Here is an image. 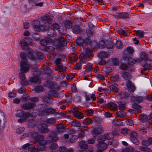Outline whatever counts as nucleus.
<instances>
[{
    "mask_svg": "<svg viewBox=\"0 0 152 152\" xmlns=\"http://www.w3.org/2000/svg\"><path fill=\"white\" fill-rule=\"evenodd\" d=\"M53 84V82L50 81H48L46 83V86L49 88L52 89L54 88Z\"/></svg>",
    "mask_w": 152,
    "mask_h": 152,
    "instance_id": "58",
    "label": "nucleus"
},
{
    "mask_svg": "<svg viewBox=\"0 0 152 152\" xmlns=\"http://www.w3.org/2000/svg\"><path fill=\"white\" fill-rule=\"evenodd\" d=\"M72 54L70 56V59L71 61H77L79 57L77 55V53H74V52L72 53Z\"/></svg>",
    "mask_w": 152,
    "mask_h": 152,
    "instance_id": "45",
    "label": "nucleus"
},
{
    "mask_svg": "<svg viewBox=\"0 0 152 152\" xmlns=\"http://www.w3.org/2000/svg\"><path fill=\"white\" fill-rule=\"evenodd\" d=\"M91 39L90 38H87L83 40L81 37H80L77 38L76 40V43L80 46H82L83 49L87 48V46L90 44Z\"/></svg>",
    "mask_w": 152,
    "mask_h": 152,
    "instance_id": "3",
    "label": "nucleus"
},
{
    "mask_svg": "<svg viewBox=\"0 0 152 152\" xmlns=\"http://www.w3.org/2000/svg\"><path fill=\"white\" fill-rule=\"evenodd\" d=\"M126 85L129 91L132 92H134L136 88L134 85L131 81L129 80H128L126 82Z\"/></svg>",
    "mask_w": 152,
    "mask_h": 152,
    "instance_id": "13",
    "label": "nucleus"
},
{
    "mask_svg": "<svg viewBox=\"0 0 152 152\" xmlns=\"http://www.w3.org/2000/svg\"><path fill=\"white\" fill-rule=\"evenodd\" d=\"M33 28L37 31H39L44 29L45 26L40 24L39 21L37 20H35L32 23Z\"/></svg>",
    "mask_w": 152,
    "mask_h": 152,
    "instance_id": "5",
    "label": "nucleus"
},
{
    "mask_svg": "<svg viewBox=\"0 0 152 152\" xmlns=\"http://www.w3.org/2000/svg\"><path fill=\"white\" fill-rule=\"evenodd\" d=\"M48 35L50 37H54L56 35V32L55 30L52 28H48Z\"/></svg>",
    "mask_w": 152,
    "mask_h": 152,
    "instance_id": "32",
    "label": "nucleus"
},
{
    "mask_svg": "<svg viewBox=\"0 0 152 152\" xmlns=\"http://www.w3.org/2000/svg\"><path fill=\"white\" fill-rule=\"evenodd\" d=\"M73 33L76 34H78L81 32L80 26L78 25L74 26L72 29Z\"/></svg>",
    "mask_w": 152,
    "mask_h": 152,
    "instance_id": "30",
    "label": "nucleus"
},
{
    "mask_svg": "<svg viewBox=\"0 0 152 152\" xmlns=\"http://www.w3.org/2000/svg\"><path fill=\"white\" fill-rule=\"evenodd\" d=\"M130 100L133 102H136L140 103L143 101V97L141 96H132L130 98Z\"/></svg>",
    "mask_w": 152,
    "mask_h": 152,
    "instance_id": "19",
    "label": "nucleus"
},
{
    "mask_svg": "<svg viewBox=\"0 0 152 152\" xmlns=\"http://www.w3.org/2000/svg\"><path fill=\"white\" fill-rule=\"evenodd\" d=\"M103 129L100 128L94 129L92 131V134L94 136H97L103 132Z\"/></svg>",
    "mask_w": 152,
    "mask_h": 152,
    "instance_id": "18",
    "label": "nucleus"
},
{
    "mask_svg": "<svg viewBox=\"0 0 152 152\" xmlns=\"http://www.w3.org/2000/svg\"><path fill=\"white\" fill-rule=\"evenodd\" d=\"M41 20L44 21H46L45 23H50L51 20V18L48 15H44L41 18Z\"/></svg>",
    "mask_w": 152,
    "mask_h": 152,
    "instance_id": "33",
    "label": "nucleus"
},
{
    "mask_svg": "<svg viewBox=\"0 0 152 152\" xmlns=\"http://www.w3.org/2000/svg\"><path fill=\"white\" fill-rule=\"evenodd\" d=\"M38 128L40 132L42 133H46L49 132V129L47 128V125L45 124H39Z\"/></svg>",
    "mask_w": 152,
    "mask_h": 152,
    "instance_id": "11",
    "label": "nucleus"
},
{
    "mask_svg": "<svg viewBox=\"0 0 152 152\" xmlns=\"http://www.w3.org/2000/svg\"><path fill=\"white\" fill-rule=\"evenodd\" d=\"M107 107V109L110 110H114L117 109V105L114 103L111 102L108 104Z\"/></svg>",
    "mask_w": 152,
    "mask_h": 152,
    "instance_id": "28",
    "label": "nucleus"
},
{
    "mask_svg": "<svg viewBox=\"0 0 152 152\" xmlns=\"http://www.w3.org/2000/svg\"><path fill=\"white\" fill-rule=\"evenodd\" d=\"M66 40L63 37H60L58 39L56 46L58 48L65 46L66 45Z\"/></svg>",
    "mask_w": 152,
    "mask_h": 152,
    "instance_id": "10",
    "label": "nucleus"
},
{
    "mask_svg": "<svg viewBox=\"0 0 152 152\" xmlns=\"http://www.w3.org/2000/svg\"><path fill=\"white\" fill-rule=\"evenodd\" d=\"M79 145L80 148L83 151H87L88 149V145L86 142L82 141L80 142Z\"/></svg>",
    "mask_w": 152,
    "mask_h": 152,
    "instance_id": "24",
    "label": "nucleus"
},
{
    "mask_svg": "<svg viewBox=\"0 0 152 152\" xmlns=\"http://www.w3.org/2000/svg\"><path fill=\"white\" fill-rule=\"evenodd\" d=\"M115 45L117 48L119 49L122 47L123 44L121 41L118 40L116 41Z\"/></svg>",
    "mask_w": 152,
    "mask_h": 152,
    "instance_id": "53",
    "label": "nucleus"
},
{
    "mask_svg": "<svg viewBox=\"0 0 152 152\" xmlns=\"http://www.w3.org/2000/svg\"><path fill=\"white\" fill-rule=\"evenodd\" d=\"M52 39L50 37H46L45 39H42L40 42V44L42 46H45L48 43L52 41Z\"/></svg>",
    "mask_w": 152,
    "mask_h": 152,
    "instance_id": "20",
    "label": "nucleus"
},
{
    "mask_svg": "<svg viewBox=\"0 0 152 152\" xmlns=\"http://www.w3.org/2000/svg\"><path fill=\"white\" fill-rule=\"evenodd\" d=\"M122 77L125 80H129L131 77V75L129 73L124 72L122 73Z\"/></svg>",
    "mask_w": 152,
    "mask_h": 152,
    "instance_id": "37",
    "label": "nucleus"
},
{
    "mask_svg": "<svg viewBox=\"0 0 152 152\" xmlns=\"http://www.w3.org/2000/svg\"><path fill=\"white\" fill-rule=\"evenodd\" d=\"M132 107L133 109L137 110L139 113H141V106L135 103L132 105Z\"/></svg>",
    "mask_w": 152,
    "mask_h": 152,
    "instance_id": "41",
    "label": "nucleus"
},
{
    "mask_svg": "<svg viewBox=\"0 0 152 152\" xmlns=\"http://www.w3.org/2000/svg\"><path fill=\"white\" fill-rule=\"evenodd\" d=\"M23 148L25 149L24 151L27 152H32L33 151L36 149L33 144L27 143L24 145Z\"/></svg>",
    "mask_w": 152,
    "mask_h": 152,
    "instance_id": "9",
    "label": "nucleus"
},
{
    "mask_svg": "<svg viewBox=\"0 0 152 152\" xmlns=\"http://www.w3.org/2000/svg\"><path fill=\"white\" fill-rule=\"evenodd\" d=\"M42 141L43 143L42 142H40L37 145V150L42 151L45 149V145L47 143V141L46 140L43 141V140Z\"/></svg>",
    "mask_w": 152,
    "mask_h": 152,
    "instance_id": "21",
    "label": "nucleus"
},
{
    "mask_svg": "<svg viewBox=\"0 0 152 152\" xmlns=\"http://www.w3.org/2000/svg\"><path fill=\"white\" fill-rule=\"evenodd\" d=\"M139 120L142 122H145L147 120V116L144 114H142L140 115Z\"/></svg>",
    "mask_w": 152,
    "mask_h": 152,
    "instance_id": "51",
    "label": "nucleus"
},
{
    "mask_svg": "<svg viewBox=\"0 0 152 152\" xmlns=\"http://www.w3.org/2000/svg\"><path fill=\"white\" fill-rule=\"evenodd\" d=\"M121 132L125 135L130 134V139L133 143L137 145L139 144V141L137 138V134L136 132L133 131L131 132L130 130L127 129L122 128L121 129Z\"/></svg>",
    "mask_w": 152,
    "mask_h": 152,
    "instance_id": "1",
    "label": "nucleus"
},
{
    "mask_svg": "<svg viewBox=\"0 0 152 152\" xmlns=\"http://www.w3.org/2000/svg\"><path fill=\"white\" fill-rule=\"evenodd\" d=\"M143 66L144 67L143 70L144 71H145L148 69H152V66L150 64L148 63H146Z\"/></svg>",
    "mask_w": 152,
    "mask_h": 152,
    "instance_id": "50",
    "label": "nucleus"
},
{
    "mask_svg": "<svg viewBox=\"0 0 152 152\" xmlns=\"http://www.w3.org/2000/svg\"><path fill=\"white\" fill-rule=\"evenodd\" d=\"M105 46L108 49H111L113 48V44L112 41H109L107 42Z\"/></svg>",
    "mask_w": 152,
    "mask_h": 152,
    "instance_id": "61",
    "label": "nucleus"
},
{
    "mask_svg": "<svg viewBox=\"0 0 152 152\" xmlns=\"http://www.w3.org/2000/svg\"><path fill=\"white\" fill-rule=\"evenodd\" d=\"M140 57L141 60H144L146 62L151 61V60L148 58V54L145 52H142L140 55Z\"/></svg>",
    "mask_w": 152,
    "mask_h": 152,
    "instance_id": "23",
    "label": "nucleus"
},
{
    "mask_svg": "<svg viewBox=\"0 0 152 152\" xmlns=\"http://www.w3.org/2000/svg\"><path fill=\"white\" fill-rule=\"evenodd\" d=\"M127 61L128 64L130 65H133L136 62L135 60L131 57L128 59Z\"/></svg>",
    "mask_w": 152,
    "mask_h": 152,
    "instance_id": "54",
    "label": "nucleus"
},
{
    "mask_svg": "<svg viewBox=\"0 0 152 152\" xmlns=\"http://www.w3.org/2000/svg\"><path fill=\"white\" fill-rule=\"evenodd\" d=\"M99 58H108L109 56V54L105 51L100 52L98 54Z\"/></svg>",
    "mask_w": 152,
    "mask_h": 152,
    "instance_id": "35",
    "label": "nucleus"
},
{
    "mask_svg": "<svg viewBox=\"0 0 152 152\" xmlns=\"http://www.w3.org/2000/svg\"><path fill=\"white\" fill-rule=\"evenodd\" d=\"M73 114L75 117L78 119H82L83 117L82 113L77 110H75L73 112Z\"/></svg>",
    "mask_w": 152,
    "mask_h": 152,
    "instance_id": "29",
    "label": "nucleus"
},
{
    "mask_svg": "<svg viewBox=\"0 0 152 152\" xmlns=\"http://www.w3.org/2000/svg\"><path fill=\"white\" fill-rule=\"evenodd\" d=\"M66 126L64 124H60L56 125V132L58 133H63L66 131Z\"/></svg>",
    "mask_w": 152,
    "mask_h": 152,
    "instance_id": "14",
    "label": "nucleus"
},
{
    "mask_svg": "<svg viewBox=\"0 0 152 152\" xmlns=\"http://www.w3.org/2000/svg\"><path fill=\"white\" fill-rule=\"evenodd\" d=\"M15 115L18 118H22L24 117H33L32 113H25L23 111L21 110H18L15 113Z\"/></svg>",
    "mask_w": 152,
    "mask_h": 152,
    "instance_id": "6",
    "label": "nucleus"
},
{
    "mask_svg": "<svg viewBox=\"0 0 152 152\" xmlns=\"http://www.w3.org/2000/svg\"><path fill=\"white\" fill-rule=\"evenodd\" d=\"M43 90V87L41 86H36L34 88L35 91L37 93H39L42 91Z\"/></svg>",
    "mask_w": 152,
    "mask_h": 152,
    "instance_id": "55",
    "label": "nucleus"
},
{
    "mask_svg": "<svg viewBox=\"0 0 152 152\" xmlns=\"http://www.w3.org/2000/svg\"><path fill=\"white\" fill-rule=\"evenodd\" d=\"M39 107V111L42 112V114L45 113V110H47V105L45 104H41Z\"/></svg>",
    "mask_w": 152,
    "mask_h": 152,
    "instance_id": "43",
    "label": "nucleus"
},
{
    "mask_svg": "<svg viewBox=\"0 0 152 152\" xmlns=\"http://www.w3.org/2000/svg\"><path fill=\"white\" fill-rule=\"evenodd\" d=\"M97 148L99 150H104L107 147L106 144L104 142H99L97 145Z\"/></svg>",
    "mask_w": 152,
    "mask_h": 152,
    "instance_id": "27",
    "label": "nucleus"
},
{
    "mask_svg": "<svg viewBox=\"0 0 152 152\" xmlns=\"http://www.w3.org/2000/svg\"><path fill=\"white\" fill-rule=\"evenodd\" d=\"M29 81L31 83H39L40 82V78L38 76L31 77L29 78Z\"/></svg>",
    "mask_w": 152,
    "mask_h": 152,
    "instance_id": "25",
    "label": "nucleus"
},
{
    "mask_svg": "<svg viewBox=\"0 0 152 152\" xmlns=\"http://www.w3.org/2000/svg\"><path fill=\"white\" fill-rule=\"evenodd\" d=\"M27 56L31 60L35 59V56L34 54V52L33 51L31 50H30L27 53Z\"/></svg>",
    "mask_w": 152,
    "mask_h": 152,
    "instance_id": "39",
    "label": "nucleus"
},
{
    "mask_svg": "<svg viewBox=\"0 0 152 152\" xmlns=\"http://www.w3.org/2000/svg\"><path fill=\"white\" fill-rule=\"evenodd\" d=\"M58 140V137L57 136L56 132L54 131H51L50 132L48 137V140L49 142H56Z\"/></svg>",
    "mask_w": 152,
    "mask_h": 152,
    "instance_id": "7",
    "label": "nucleus"
},
{
    "mask_svg": "<svg viewBox=\"0 0 152 152\" xmlns=\"http://www.w3.org/2000/svg\"><path fill=\"white\" fill-rule=\"evenodd\" d=\"M20 44L21 46L25 47L28 45L27 41L24 39L21 40L20 42Z\"/></svg>",
    "mask_w": 152,
    "mask_h": 152,
    "instance_id": "64",
    "label": "nucleus"
},
{
    "mask_svg": "<svg viewBox=\"0 0 152 152\" xmlns=\"http://www.w3.org/2000/svg\"><path fill=\"white\" fill-rule=\"evenodd\" d=\"M118 116L120 117H124L126 115V113L123 110H121L117 112Z\"/></svg>",
    "mask_w": 152,
    "mask_h": 152,
    "instance_id": "48",
    "label": "nucleus"
},
{
    "mask_svg": "<svg viewBox=\"0 0 152 152\" xmlns=\"http://www.w3.org/2000/svg\"><path fill=\"white\" fill-rule=\"evenodd\" d=\"M106 137L104 135H101L99 137L97 140L99 142H103L106 139Z\"/></svg>",
    "mask_w": 152,
    "mask_h": 152,
    "instance_id": "52",
    "label": "nucleus"
},
{
    "mask_svg": "<svg viewBox=\"0 0 152 152\" xmlns=\"http://www.w3.org/2000/svg\"><path fill=\"white\" fill-rule=\"evenodd\" d=\"M136 35L139 36L140 38H142L144 37V34L145 32L143 31H142L140 30H137L136 31Z\"/></svg>",
    "mask_w": 152,
    "mask_h": 152,
    "instance_id": "56",
    "label": "nucleus"
},
{
    "mask_svg": "<svg viewBox=\"0 0 152 152\" xmlns=\"http://www.w3.org/2000/svg\"><path fill=\"white\" fill-rule=\"evenodd\" d=\"M111 80L113 82L118 81L119 79V76L118 75H115L111 77Z\"/></svg>",
    "mask_w": 152,
    "mask_h": 152,
    "instance_id": "60",
    "label": "nucleus"
},
{
    "mask_svg": "<svg viewBox=\"0 0 152 152\" xmlns=\"http://www.w3.org/2000/svg\"><path fill=\"white\" fill-rule=\"evenodd\" d=\"M81 124L79 122L76 120H73L71 123V125L72 126L76 127L81 126Z\"/></svg>",
    "mask_w": 152,
    "mask_h": 152,
    "instance_id": "46",
    "label": "nucleus"
},
{
    "mask_svg": "<svg viewBox=\"0 0 152 152\" xmlns=\"http://www.w3.org/2000/svg\"><path fill=\"white\" fill-rule=\"evenodd\" d=\"M83 124L86 125H88L92 123V120L89 118H86L83 120Z\"/></svg>",
    "mask_w": 152,
    "mask_h": 152,
    "instance_id": "49",
    "label": "nucleus"
},
{
    "mask_svg": "<svg viewBox=\"0 0 152 152\" xmlns=\"http://www.w3.org/2000/svg\"><path fill=\"white\" fill-rule=\"evenodd\" d=\"M65 96L66 97V99H65V103L67 104H69L71 102L72 100V96L71 95H69L68 94H65Z\"/></svg>",
    "mask_w": 152,
    "mask_h": 152,
    "instance_id": "42",
    "label": "nucleus"
},
{
    "mask_svg": "<svg viewBox=\"0 0 152 152\" xmlns=\"http://www.w3.org/2000/svg\"><path fill=\"white\" fill-rule=\"evenodd\" d=\"M45 26L46 27L52 28L54 30H58L59 28L58 24L56 23L51 24L50 23H45Z\"/></svg>",
    "mask_w": 152,
    "mask_h": 152,
    "instance_id": "15",
    "label": "nucleus"
},
{
    "mask_svg": "<svg viewBox=\"0 0 152 152\" xmlns=\"http://www.w3.org/2000/svg\"><path fill=\"white\" fill-rule=\"evenodd\" d=\"M36 105L35 103L28 102L23 104L22 105V107L24 110H29L33 108Z\"/></svg>",
    "mask_w": 152,
    "mask_h": 152,
    "instance_id": "12",
    "label": "nucleus"
},
{
    "mask_svg": "<svg viewBox=\"0 0 152 152\" xmlns=\"http://www.w3.org/2000/svg\"><path fill=\"white\" fill-rule=\"evenodd\" d=\"M32 74L35 76L39 75L40 74V72L39 69L37 67V64H35V67L33 68L31 70Z\"/></svg>",
    "mask_w": 152,
    "mask_h": 152,
    "instance_id": "26",
    "label": "nucleus"
},
{
    "mask_svg": "<svg viewBox=\"0 0 152 152\" xmlns=\"http://www.w3.org/2000/svg\"><path fill=\"white\" fill-rule=\"evenodd\" d=\"M119 97L122 99H125L129 97V95L127 93L121 91L118 94Z\"/></svg>",
    "mask_w": 152,
    "mask_h": 152,
    "instance_id": "31",
    "label": "nucleus"
},
{
    "mask_svg": "<svg viewBox=\"0 0 152 152\" xmlns=\"http://www.w3.org/2000/svg\"><path fill=\"white\" fill-rule=\"evenodd\" d=\"M107 86L111 91H113L115 93H118V88L115 85L109 84Z\"/></svg>",
    "mask_w": 152,
    "mask_h": 152,
    "instance_id": "38",
    "label": "nucleus"
},
{
    "mask_svg": "<svg viewBox=\"0 0 152 152\" xmlns=\"http://www.w3.org/2000/svg\"><path fill=\"white\" fill-rule=\"evenodd\" d=\"M28 62L21 61L20 63V71L22 73H26L29 70V67L28 65Z\"/></svg>",
    "mask_w": 152,
    "mask_h": 152,
    "instance_id": "8",
    "label": "nucleus"
},
{
    "mask_svg": "<svg viewBox=\"0 0 152 152\" xmlns=\"http://www.w3.org/2000/svg\"><path fill=\"white\" fill-rule=\"evenodd\" d=\"M43 101L47 103H51L52 102V99L50 96H45L43 98Z\"/></svg>",
    "mask_w": 152,
    "mask_h": 152,
    "instance_id": "44",
    "label": "nucleus"
},
{
    "mask_svg": "<svg viewBox=\"0 0 152 152\" xmlns=\"http://www.w3.org/2000/svg\"><path fill=\"white\" fill-rule=\"evenodd\" d=\"M117 17L119 18H124L129 17V15L127 12L118 13Z\"/></svg>",
    "mask_w": 152,
    "mask_h": 152,
    "instance_id": "34",
    "label": "nucleus"
},
{
    "mask_svg": "<svg viewBox=\"0 0 152 152\" xmlns=\"http://www.w3.org/2000/svg\"><path fill=\"white\" fill-rule=\"evenodd\" d=\"M5 115L1 110H0V129H1L4 127V122L5 121Z\"/></svg>",
    "mask_w": 152,
    "mask_h": 152,
    "instance_id": "16",
    "label": "nucleus"
},
{
    "mask_svg": "<svg viewBox=\"0 0 152 152\" xmlns=\"http://www.w3.org/2000/svg\"><path fill=\"white\" fill-rule=\"evenodd\" d=\"M55 111L56 110L52 108L47 109L46 110H45V113H43V115H47L49 114H53L55 113Z\"/></svg>",
    "mask_w": 152,
    "mask_h": 152,
    "instance_id": "36",
    "label": "nucleus"
},
{
    "mask_svg": "<svg viewBox=\"0 0 152 152\" xmlns=\"http://www.w3.org/2000/svg\"><path fill=\"white\" fill-rule=\"evenodd\" d=\"M58 145L55 142L53 143L50 145L49 148L50 150H55L57 148Z\"/></svg>",
    "mask_w": 152,
    "mask_h": 152,
    "instance_id": "63",
    "label": "nucleus"
},
{
    "mask_svg": "<svg viewBox=\"0 0 152 152\" xmlns=\"http://www.w3.org/2000/svg\"><path fill=\"white\" fill-rule=\"evenodd\" d=\"M65 27L66 28L70 29L72 27V23L70 21L67 20H66L64 23Z\"/></svg>",
    "mask_w": 152,
    "mask_h": 152,
    "instance_id": "40",
    "label": "nucleus"
},
{
    "mask_svg": "<svg viewBox=\"0 0 152 152\" xmlns=\"http://www.w3.org/2000/svg\"><path fill=\"white\" fill-rule=\"evenodd\" d=\"M86 50L84 53H81L79 57L80 61L83 63H85L86 62L87 58L90 57L92 54V52L90 48H88L87 46V48L85 49Z\"/></svg>",
    "mask_w": 152,
    "mask_h": 152,
    "instance_id": "2",
    "label": "nucleus"
},
{
    "mask_svg": "<svg viewBox=\"0 0 152 152\" xmlns=\"http://www.w3.org/2000/svg\"><path fill=\"white\" fill-rule=\"evenodd\" d=\"M139 149H140L141 151L146 152H149L151 151V149L146 147H140Z\"/></svg>",
    "mask_w": 152,
    "mask_h": 152,
    "instance_id": "62",
    "label": "nucleus"
},
{
    "mask_svg": "<svg viewBox=\"0 0 152 152\" xmlns=\"http://www.w3.org/2000/svg\"><path fill=\"white\" fill-rule=\"evenodd\" d=\"M120 68L122 70H125L128 69V67L126 64L122 63L120 66Z\"/></svg>",
    "mask_w": 152,
    "mask_h": 152,
    "instance_id": "57",
    "label": "nucleus"
},
{
    "mask_svg": "<svg viewBox=\"0 0 152 152\" xmlns=\"http://www.w3.org/2000/svg\"><path fill=\"white\" fill-rule=\"evenodd\" d=\"M28 136L32 137L35 141L38 142L42 141L44 138L43 136L38 134L37 133L34 132L29 133Z\"/></svg>",
    "mask_w": 152,
    "mask_h": 152,
    "instance_id": "4",
    "label": "nucleus"
},
{
    "mask_svg": "<svg viewBox=\"0 0 152 152\" xmlns=\"http://www.w3.org/2000/svg\"><path fill=\"white\" fill-rule=\"evenodd\" d=\"M93 27H95V26L93 25L86 30V33L88 37V38H89V37H92L94 33V30H93L94 28H93Z\"/></svg>",
    "mask_w": 152,
    "mask_h": 152,
    "instance_id": "22",
    "label": "nucleus"
},
{
    "mask_svg": "<svg viewBox=\"0 0 152 152\" xmlns=\"http://www.w3.org/2000/svg\"><path fill=\"white\" fill-rule=\"evenodd\" d=\"M66 67L64 66L63 64H61L57 66V68L55 69L57 71L59 72H62L64 74V76H65V72H66Z\"/></svg>",
    "mask_w": 152,
    "mask_h": 152,
    "instance_id": "17",
    "label": "nucleus"
},
{
    "mask_svg": "<svg viewBox=\"0 0 152 152\" xmlns=\"http://www.w3.org/2000/svg\"><path fill=\"white\" fill-rule=\"evenodd\" d=\"M92 64L90 63H88L85 68V72H88L92 71Z\"/></svg>",
    "mask_w": 152,
    "mask_h": 152,
    "instance_id": "47",
    "label": "nucleus"
},
{
    "mask_svg": "<svg viewBox=\"0 0 152 152\" xmlns=\"http://www.w3.org/2000/svg\"><path fill=\"white\" fill-rule=\"evenodd\" d=\"M20 57L23 60L22 61H23V62H28L26 56V54L23 53H21L20 54Z\"/></svg>",
    "mask_w": 152,
    "mask_h": 152,
    "instance_id": "59",
    "label": "nucleus"
}]
</instances>
